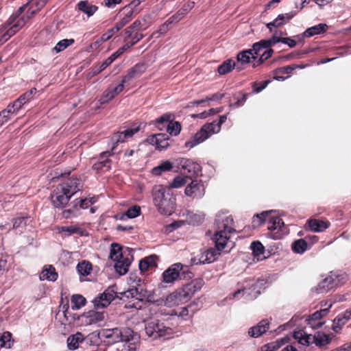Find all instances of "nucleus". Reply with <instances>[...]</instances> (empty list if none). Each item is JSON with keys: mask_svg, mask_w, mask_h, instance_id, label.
<instances>
[{"mask_svg": "<svg viewBox=\"0 0 351 351\" xmlns=\"http://www.w3.org/2000/svg\"><path fill=\"white\" fill-rule=\"evenodd\" d=\"M233 224V218L228 213L221 211L216 215V232L213 239L218 251H221L226 247H232L233 243L230 241V235L235 232Z\"/></svg>", "mask_w": 351, "mask_h": 351, "instance_id": "f03ea898", "label": "nucleus"}, {"mask_svg": "<svg viewBox=\"0 0 351 351\" xmlns=\"http://www.w3.org/2000/svg\"><path fill=\"white\" fill-rule=\"evenodd\" d=\"M78 9L88 17L93 16L97 10V6L91 4L88 1H81L77 4Z\"/></svg>", "mask_w": 351, "mask_h": 351, "instance_id": "7c9ffc66", "label": "nucleus"}, {"mask_svg": "<svg viewBox=\"0 0 351 351\" xmlns=\"http://www.w3.org/2000/svg\"><path fill=\"white\" fill-rule=\"evenodd\" d=\"M183 269L181 263H175L166 269L162 274V282L165 283H173L180 275V271Z\"/></svg>", "mask_w": 351, "mask_h": 351, "instance_id": "f3484780", "label": "nucleus"}, {"mask_svg": "<svg viewBox=\"0 0 351 351\" xmlns=\"http://www.w3.org/2000/svg\"><path fill=\"white\" fill-rule=\"evenodd\" d=\"M293 337L303 346H308L310 343H312V335H307L303 330L295 331Z\"/></svg>", "mask_w": 351, "mask_h": 351, "instance_id": "e433bc0d", "label": "nucleus"}, {"mask_svg": "<svg viewBox=\"0 0 351 351\" xmlns=\"http://www.w3.org/2000/svg\"><path fill=\"white\" fill-rule=\"evenodd\" d=\"M47 0H38L33 3L27 10L26 15L23 14L27 8V5L20 7L8 20L5 24V32H2L0 42H5L18 32L38 10L47 3Z\"/></svg>", "mask_w": 351, "mask_h": 351, "instance_id": "f257e3e1", "label": "nucleus"}, {"mask_svg": "<svg viewBox=\"0 0 351 351\" xmlns=\"http://www.w3.org/2000/svg\"><path fill=\"white\" fill-rule=\"evenodd\" d=\"M220 251L217 249L209 248L202 254L199 258V263L202 264H208L214 262L217 260L218 256L220 254Z\"/></svg>", "mask_w": 351, "mask_h": 351, "instance_id": "bb28decb", "label": "nucleus"}, {"mask_svg": "<svg viewBox=\"0 0 351 351\" xmlns=\"http://www.w3.org/2000/svg\"><path fill=\"white\" fill-rule=\"evenodd\" d=\"M36 93V88H32L29 90L26 91L25 93L21 95L19 99L23 104L29 102L32 99L34 94Z\"/></svg>", "mask_w": 351, "mask_h": 351, "instance_id": "13d9d810", "label": "nucleus"}, {"mask_svg": "<svg viewBox=\"0 0 351 351\" xmlns=\"http://www.w3.org/2000/svg\"><path fill=\"white\" fill-rule=\"evenodd\" d=\"M123 10V16L120 19L119 21L125 26L133 19L134 10L128 6H125Z\"/></svg>", "mask_w": 351, "mask_h": 351, "instance_id": "603ef678", "label": "nucleus"}, {"mask_svg": "<svg viewBox=\"0 0 351 351\" xmlns=\"http://www.w3.org/2000/svg\"><path fill=\"white\" fill-rule=\"evenodd\" d=\"M223 95L220 93H216L210 97H206L205 99H200V100H196L193 102L194 104L199 105L202 104L206 101H217L220 100L223 98Z\"/></svg>", "mask_w": 351, "mask_h": 351, "instance_id": "0e129e2a", "label": "nucleus"}, {"mask_svg": "<svg viewBox=\"0 0 351 351\" xmlns=\"http://www.w3.org/2000/svg\"><path fill=\"white\" fill-rule=\"evenodd\" d=\"M206 140V136H203L202 133L197 132L194 136H193L189 141H186L184 147L188 149H191L199 143Z\"/></svg>", "mask_w": 351, "mask_h": 351, "instance_id": "58836bf2", "label": "nucleus"}, {"mask_svg": "<svg viewBox=\"0 0 351 351\" xmlns=\"http://www.w3.org/2000/svg\"><path fill=\"white\" fill-rule=\"evenodd\" d=\"M329 342V337L323 332H317L314 335H312V343H315L319 347L324 346Z\"/></svg>", "mask_w": 351, "mask_h": 351, "instance_id": "ea45409f", "label": "nucleus"}, {"mask_svg": "<svg viewBox=\"0 0 351 351\" xmlns=\"http://www.w3.org/2000/svg\"><path fill=\"white\" fill-rule=\"evenodd\" d=\"M205 186L202 180H192L191 182L186 186L184 193L186 196L193 199H200L205 194Z\"/></svg>", "mask_w": 351, "mask_h": 351, "instance_id": "f8f14e48", "label": "nucleus"}, {"mask_svg": "<svg viewBox=\"0 0 351 351\" xmlns=\"http://www.w3.org/2000/svg\"><path fill=\"white\" fill-rule=\"evenodd\" d=\"M153 201L160 214L169 216L174 212L176 198L170 189L161 185L155 186L153 189Z\"/></svg>", "mask_w": 351, "mask_h": 351, "instance_id": "39448f33", "label": "nucleus"}, {"mask_svg": "<svg viewBox=\"0 0 351 351\" xmlns=\"http://www.w3.org/2000/svg\"><path fill=\"white\" fill-rule=\"evenodd\" d=\"M186 183V180L182 176L176 177L169 185V188H180Z\"/></svg>", "mask_w": 351, "mask_h": 351, "instance_id": "bf43d9fd", "label": "nucleus"}, {"mask_svg": "<svg viewBox=\"0 0 351 351\" xmlns=\"http://www.w3.org/2000/svg\"><path fill=\"white\" fill-rule=\"evenodd\" d=\"M114 149L115 145L112 147L111 150L101 153L98 161L93 165V169L103 171L109 170L111 167V160L108 158L114 154Z\"/></svg>", "mask_w": 351, "mask_h": 351, "instance_id": "ddd939ff", "label": "nucleus"}, {"mask_svg": "<svg viewBox=\"0 0 351 351\" xmlns=\"http://www.w3.org/2000/svg\"><path fill=\"white\" fill-rule=\"evenodd\" d=\"M250 247L255 256L259 257L264 254V247L259 241L252 242Z\"/></svg>", "mask_w": 351, "mask_h": 351, "instance_id": "6e6d98bb", "label": "nucleus"}, {"mask_svg": "<svg viewBox=\"0 0 351 351\" xmlns=\"http://www.w3.org/2000/svg\"><path fill=\"white\" fill-rule=\"evenodd\" d=\"M110 258L114 262V269L120 276L128 272L133 260L131 250L123 251L121 245L115 243L111 244Z\"/></svg>", "mask_w": 351, "mask_h": 351, "instance_id": "423d86ee", "label": "nucleus"}, {"mask_svg": "<svg viewBox=\"0 0 351 351\" xmlns=\"http://www.w3.org/2000/svg\"><path fill=\"white\" fill-rule=\"evenodd\" d=\"M169 138L166 134L160 133L148 136L146 141L152 145H154L157 149L162 150L169 146Z\"/></svg>", "mask_w": 351, "mask_h": 351, "instance_id": "2eb2a0df", "label": "nucleus"}, {"mask_svg": "<svg viewBox=\"0 0 351 351\" xmlns=\"http://www.w3.org/2000/svg\"><path fill=\"white\" fill-rule=\"evenodd\" d=\"M269 327V321L267 319H263L257 325L251 327L248 330V334L252 337L257 338L266 332Z\"/></svg>", "mask_w": 351, "mask_h": 351, "instance_id": "b1692460", "label": "nucleus"}, {"mask_svg": "<svg viewBox=\"0 0 351 351\" xmlns=\"http://www.w3.org/2000/svg\"><path fill=\"white\" fill-rule=\"evenodd\" d=\"M8 256L0 254V276H1L5 271L8 270Z\"/></svg>", "mask_w": 351, "mask_h": 351, "instance_id": "e2e57ef3", "label": "nucleus"}, {"mask_svg": "<svg viewBox=\"0 0 351 351\" xmlns=\"http://www.w3.org/2000/svg\"><path fill=\"white\" fill-rule=\"evenodd\" d=\"M273 210L263 211L261 214H256L253 217L252 226L258 227L262 223L268 220L267 229L269 232L268 237L275 239H281L288 234V229L281 218L278 216H271Z\"/></svg>", "mask_w": 351, "mask_h": 351, "instance_id": "20e7f679", "label": "nucleus"}, {"mask_svg": "<svg viewBox=\"0 0 351 351\" xmlns=\"http://www.w3.org/2000/svg\"><path fill=\"white\" fill-rule=\"evenodd\" d=\"M104 314L100 312L90 311L84 315L82 319L85 324L90 325L96 324L104 319Z\"/></svg>", "mask_w": 351, "mask_h": 351, "instance_id": "cd10ccee", "label": "nucleus"}, {"mask_svg": "<svg viewBox=\"0 0 351 351\" xmlns=\"http://www.w3.org/2000/svg\"><path fill=\"white\" fill-rule=\"evenodd\" d=\"M175 163L177 171L183 174H186V176H198L201 173V166L190 159L180 158L175 160Z\"/></svg>", "mask_w": 351, "mask_h": 351, "instance_id": "1a4fd4ad", "label": "nucleus"}, {"mask_svg": "<svg viewBox=\"0 0 351 351\" xmlns=\"http://www.w3.org/2000/svg\"><path fill=\"white\" fill-rule=\"evenodd\" d=\"M11 116L12 114L6 109L0 112V128L10 119Z\"/></svg>", "mask_w": 351, "mask_h": 351, "instance_id": "774afa93", "label": "nucleus"}, {"mask_svg": "<svg viewBox=\"0 0 351 351\" xmlns=\"http://www.w3.org/2000/svg\"><path fill=\"white\" fill-rule=\"evenodd\" d=\"M116 289L115 286H110L99 294L93 300L94 306L97 309L107 307L117 296Z\"/></svg>", "mask_w": 351, "mask_h": 351, "instance_id": "9d476101", "label": "nucleus"}, {"mask_svg": "<svg viewBox=\"0 0 351 351\" xmlns=\"http://www.w3.org/2000/svg\"><path fill=\"white\" fill-rule=\"evenodd\" d=\"M84 341V336L81 332H76L67 338V346L69 350H75L79 347L80 343Z\"/></svg>", "mask_w": 351, "mask_h": 351, "instance_id": "72a5a7b5", "label": "nucleus"}, {"mask_svg": "<svg viewBox=\"0 0 351 351\" xmlns=\"http://www.w3.org/2000/svg\"><path fill=\"white\" fill-rule=\"evenodd\" d=\"M236 66L237 64L233 60L228 59L219 66L217 71L220 75H225L236 68Z\"/></svg>", "mask_w": 351, "mask_h": 351, "instance_id": "a19ab883", "label": "nucleus"}, {"mask_svg": "<svg viewBox=\"0 0 351 351\" xmlns=\"http://www.w3.org/2000/svg\"><path fill=\"white\" fill-rule=\"evenodd\" d=\"M339 281H337L333 275H328L323 279L316 287V291L318 293H326L330 289L338 287Z\"/></svg>", "mask_w": 351, "mask_h": 351, "instance_id": "412c9836", "label": "nucleus"}, {"mask_svg": "<svg viewBox=\"0 0 351 351\" xmlns=\"http://www.w3.org/2000/svg\"><path fill=\"white\" fill-rule=\"evenodd\" d=\"M145 69L146 67L144 64H136L123 76L121 83L124 86V84L128 83L132 79L139 77L145 71Z\"/></svg>", "mask_w": 351, "mask_h": 351, "instance_id": "6ab92c4d", "label": "nucleus"}, {"mask_svg": "<svg viewBox=\"0 0 351 351\" xmlns=\"http://www.w3.org/2000/svg\"><path fill=\"white\" fill-rule=\"evenodd\" d=\"M141 214V207L139 206L135 205L130 208H129L125 212L120 214L119 216L117 217V219L119 220H126L128 219H133Z\"/></svg>", "mask_w": 351, "mask_h": 351, "instance_id": "2f4dec72", "label": "nucleus"}, {"mask_svg": "<svg viewBox=\"0 0 351 351\" xmlns=\"http://www.w3.org/2000/svg\"><path fill=\"white\" fill-rule=\"evenodd\" d=\"M99 334L101 337L108 339V342L111 343L125 340L121 330L118 328L103 329Z\"/></svg>", "mask_w": 351, "mask_h": 351, "instance_id": "a211bd4d", "label": "nucleus"}, {"mask_svg": "<svg viewBox=\"0 0 351 351\" xmlns=\"http://www.w3.org/2000/svg\"><path fill=\"white\" fill-rule=\"evenodd\" d=\"M146 335L152 339L158 338L170 339L174 333L173 329L165 322L158 319H154L145 324Z\"/></svg>", "mask_w": 351, "mask_h": 351, "instance_id": "6e6552de", "label": "nucleus"}, {"mask_svg": "<svg viewBox=\"0 0 351 351\" xmlns=\"http://www.w3.org/2000/svg\"><path fill=\"white\" fill-rule=\"evenodd\" d=\"M76 269L80 276H87L90 274L93 268L90 263L83 261L77 264Z\"/></svg>", "mask_w": 351, "mask_h": 351, "instance_id": "79ce46f5", "label": "nucleus"}, {"mask_svg": "<svg viewBox=\"0 0 351 351\" xmlns=\"http://www.w3.org/2000/svg\"><path fill=\"white\" fill-rule=\"evenodd\" d=\"M123 41L126 43H133L134 45L136 44L143 38V34L132 29L129 26L126 27L122 32Z\"/></svg>", "mask_w": 351, "mask_h": 351, "instance_id": "5701e85b", "label": "nucleus"}, {"mask_svg": "<svg viewBox=\"0 0 351 351\" xmlns=\"http://www.w3.org/2000/svg\"><path fill=\"white\" fill-rule=\"evenodd\" d=\"M24 104L18 98L13 103L10 104L5 108L12 115L16 114Z\"/></svg>", "mask_w": 351, "mask_h": 351, "instance_id": "5fc2aeb1", "label": "nucleus"}, {"mask_svg": "<svg viewBox=\"0 0 351 351\" xmlns=\"http://www.w3.org/2000/svg\"><path fill=\"white\" fill-rule=\"evenodd\" d=\"M189 223L195 226L202 223L205 218V215L204 213L198 211L197 213H191L188 214L187 216Z\"/></svg>", "mask_w": 351, "mask_h": 351, "instance_id": "c03bdc74", "label": "nucleus"}, {"mask_svg": "<svg viewBox=\"0 0 351 351\" xmlns=\"http://www.w3.org/2000/svg\"><path fill=\"white\" fill-rule=\"evenodd\" d=\"M185 14L186 12L178 11L175 14L169 17L167 21H168V23L171 25L173 23H177L181 21Z\"/></svg>", "mask_w": 351, "mask_h": 351, "instance_id": "69168bd1", "label": "nucleus"}, {"mask_svg": "<svg viewBox=\"0 0 351 351\" xmlns=\"http://www.w3.org/2000/svg\"><path fill=\"white\" fill-rule=\"evenodd\" d=\"M176 166V163L172 162L169 160L162 161L159 165L152 169V173L155 176H159L162 172L168 171L171 170L173 167Z\"/></svg>", "mask_w": 351, "mask_h": 351, "instance_id": "f704fd0d", "label": "nucleus"}, {"mask_svg": "<svg viewBox=\"0 0 351 351\" xmlns=\"http://www.w3.org/2000/svg\"><path fill=\"white\" fill-rule=\"evenodd\" d=\"M256 52L252 51V49L243 51L237 54V63L236 69L240 71L243 69V66L248 64L251 60H255L257 58Z\"/></svg>", "mask_w": 351, "mask_h": 351, "instance_id": "dca6fc26", "label": "nucleus"}, {"mask_svg": "<svg viewBox=\"0 0 351 351\" xmlns=\"http://www.w3.org/2000/svg\"><path fill=\"white\" fill-rule=\"evenodd\" d=\"M72 204H73V207L75 208H79L80 209H86L90 206V201L87 199V198L76 199L72 202Z\"/></svg>", "mask_w": 351, "mask_h": 351, "instance_id": "4d7b16f0", "label": "nucleus"}, {"mask_svg": "<svg viewBox=\"0 0 351 351\" xmlns=\"http://www.w3.org/2000/svg\"><path fill=\"white\" fill-rule=\"evenodd\" d=\"M86 302V298L80 294L73 295L71 299V308L73 310H77L85 306Z\"/></svg>", "mask_w": 351, "mask_h": 351, "instance_id": "37998d69", "label": "nucleus"}, {"mask_svg": "<svg viewBox=\"0 0 351 351\" xmlns=\"http://www.w3.org/2000/svg\"><path fill=\"white\" fill-rule=\"evenodd\" d=\"M309 229L315 232H320L327 229L330 223L328 221H323L317 219H309L307 221Z\"/></svg>", "mask_w": 351, "mask_h": 351, "instance_id": "393cba45", "label": "nucleus"}, {"mask_svg": "<svg viewBox=\"0 0 351 351\" xmlns=\"http://www.w3.org/2000/svg\"><path fill=\"white\" fill-rule=\"evenodd\" d=\"M156 265L154 256H149L142 259L139 262V269L141 271H146L149 268L154 267Z\"/></svg>", "mask_w": 351, "mask_h": 351, "instance_id": "4c0bfd02", "label": "nucleus"}, {"mask_svg": "<svg viewBox=\"0 0 351 351\" xmlns=\"http://www.w3.org/2000/svg\"><path fill=\"white\" fill-rule=\"evenodd\" d=\"M328 29L326 23H319L317 25L307 28L303 33L304 37L310 38L315 35L324 33Z\"/></svg>", "mask_w": 351, "mask_h": 351, "instance_id": "c85d7f7f", "label": "nucleus"}, {"mask_svg": "<svg viewBox=\"0 0 351 351\" xmlns=\"http://www.w3.org/2000/svg\"><path fill=\"white\" fill-rule=\"evenodd\" d=\"M308 244L303 239H298L292 243L291 249L297 254H303L307 250Z\"/></svg>", "mask_w": 351, "mask_h": 351, "instance_id": "a18cd8bd", "label": "nucleus"}, {"mask_svg": "<svg viewBox=\"0 0 351 351\" xmlns=\"http://www.w3.org/2000/svg\"><path fill=\"white\" fill-rule=\"evenodd\" d=\"M269 80H266V81H264L263 82H254L253 84V88H254V90L253 92L254 93H260L261 91H262L263 89H265L267 86L269 84Z\"/></svg>", "mask_w": 351, "mask_h": 351, "instance_id": "338daca9", "label": "nucleus"}, {"mask_svg": "<svg viewBox=\"0 0 351 351\" xmlns=\"http://www.w3.org/2000/svg\"><path fill=\"white\" fill-rule=\"evenodd\" d=\"M57 230L58 233L64 237L71 236L74 234H82V229L77 225L58 226Z\"/></svg>", "mask_w": 351, "mask_h": 351, "instance_id": "473e14b6", "label": "nucleus"}, {"mask_svg": "<svg viewBox=\"0 0 351 351\" xmlns=\"http://www.w3.org/2000/svg\"><path fill=\"white\" fill-rule=\"evenodd\" d=\"M263 285V280H258L254 284L252 285L251 288L243 289H238L232 294L233 298H237L239 296L242 294L245 295L246 300H254L255 299L260 293L261 291L256 289V288L259 287L260 285Z\"/></svg>", "mask_w": 351, "mask_h": 351, "instance_id": "4468645a", "label": "nucleus"}, {"mask_svg": "<svg viewBox=\"0 0 351 351\" xmlns=\"http://www.w3.org/2000/svg\"><path fill=\"white\" fill-rule=\"evenodd\" d=\"M332 303L326 302L324 305H322V308L319 311H317L309 316L307 319V322L309 325L313 328H318L321 327L324 322H321V319L328 315L330 308L332 307Z\"/></svg>", "mask_w": 351, "mask_h": 351, "instance_id": "9b49d317", "label": "nucleus"}, {"mask_svg": "<svg viewBox=\"0 0 351 351\" xmlns=\"http://www.w3.org/2000/svg\"><path fill=\"white\" fill-rule=\"evenodd\" d=\"M346 322H347L344 321L343 317L339 315L333 320L332 329L337 332Z\"/></svg>", "mask_w": 351, "mask_h": 351, "instance_id": "052dcab7", "label": "nucleus"}, {"mask_svg": "<svg viewBox=\"0 0 351 351\" xmlns=\"http://www.w3.org/2000/svg\"><path fill=\"white\" fill-rule=\"evenodd\" d=\"M58 276V273L52 265H46L40 274L39 278L40 280L54 282L57 280Z\"/></svg>", "mask_w": 351, "mask_h": 351, "instance_id": "a878e982", "label": "nucleus"}, {"mask_svg": "<svg viewBox=\"0 0 351 351\" xmlns=\"http://www.w3.org/2000/svg\"><path fill=\"white\" fill-rule=\"evenodd\" d=\"M123 341H125V347L127 351H138L140 346V341L137 337H132L131 339H125Z\"/></svg>", "mask_w": 351, "mask_h": 351, "instance_id": "49530a36", "label": "nucleus"}, {"mask_svg": "<svg viewBox=\"0 0 351 351\" xmlns=\"http://www.w3.org/2000/svg\"><path fill=\"white\" fill-rule=\"evenodd\" d=\"M74 43L75 40L73 38L62 39L60 40L53 47V51H55L56 53H59L66 49L69 46L73 45Z\"/></svg>", "mask_w": 351, "mask_h": 351, "instance_id": "8fccbe9b", "label": "nucleus"}, {"mask_svg": "<svg viewBox=\"0 0 351 351\" xmlns=\"http://www.w3.org/2000/svg\"><path fill=\"white\" fill-rule=\"evenodd\" d=\"M11 337H12V334L10 332H4L0 336V348H11L12 343H13V341L11 339Z\"/></svg>", "mask_w": 351, "mask_h": 351, "instance_id": "09e8293b", "label": "nucleus"}, {"mask_svg": "<svg viewBox=\"0 0 351 351\" xmlns=\"http://www.w3.org/2000/svg\"><path fill=\"white\" fill-rule=\"evenodd\" d=\"M174 119L173 114L167 112L163 114L155 121V125L160 130H162L164 128L167 127L168 123Z\"/></svg>", "mask_w": 351, "mask_h": 351, "instance_id": "c9c22d12", "label": "nucleus"}, {"mask_svg": "<svg viewBox=\"0 0 351 351\" xmlns=\"http://www.w3.org/2000/svg\"><path fill=\"white\" fill-rule=\"evenodd\" d=\"M140 130L139 126L126 129L124 131L115 133L112 136V141L115 143H124L128 139L132 138L136 133Z\"/></svg>", "mask_w": 351, "mask_h": 351, "instance_id": "4be33fe9", "label": "nucleus"}, {"mask_svg": "<svg viewBox=\"0 0 351 351\" xmlns=\"http://www.w3.org/2000/svg\"><path fill=\"white\" fill-rule=\"evenodd\" d=\"M27 217H18L14 219L13 221V228L14 229H20L23 228L26 226Z\"/></svg>", "mask_w": 351, "mask_h": 351, "instance_id": "680f3d73", "label": "nucleus"}, {"mask_svg": "<svg viewBox=\"0 0 351 351\" xmlns=\"http://www.w3.org/2000/svg\"><path fill=\"white\" fill-rule=\"evenodd\" d=\"M124 86L120 83L117 86H110L104 93L103 95L99 99L101 104H105L114 99L116 95L119 94L123 90Z\"/></svg>", "mask_w": 351, "mask_h": 351, "instance_id": "aec40b11", "label": "nucleus"}, {"mask_svg": "<svg viewBox=\"0 0 351 351\" xmlns=\"http://www.w3.org/2000/svg\"><path fill=\"white\" fill-rule=\"evenodd\" d=\"M138 287L130 289L125 294H127V297L131 295L132 298H136L138 300H143V297H145V295L143 294V289L141 287L139 284H137Z\"/></svg>", "mask_w": 351, "mask_h": 351, "instance_id": "3c124183", "label": "nucleus"}, {"mask_svg": "<svg viewBox=\"0 0 351 351\" xmlns=\"http://www.w3.org/2000/svg\"><path fill=\"white\" fill-rule=\"evenodd\" d=\"M197 289L195 285L189 283L168 295L165 300V305L168 307L178 306L187 302Z\"/></svg>", "mask_w": 351, "mask_h": 351, "instance_id": "0eeeda50", "label": "nucleus"}, {"mask_svg": "<svg viewBox=\"0 0 351 351\" xmlns=\"http://www.w3.org/2000/svg\"><path fill=\"white\" fill-rule=\"evenodd\" d=\"M167 131L171 136H176L181 131V125L179 122L172 120L167 125Z\"/></svg>", "mask_w": 351, "mask_h": 351, "instance_id": "de8ad7c7", "label": "nucleus"}, {"mask_svg": "<svg viewBox=\"0 0 351 351\" xmlns=\"http://www.w3.org/2000/svg\"><path fill=\"white\" fill-rule=\"evenodd\" d=\"M82 187V182L77 178L71 177L59 184L51 195V202L54 207L63 208L69 199Z\"/></svg>", "mask_w": 351, "mask_h": 351, "instance_id": "7ed1b4c3", "label": "nucleus"}, {"mask_svg": "<svg viewBox=\"0 0 351 351\" xmlns=\"http://www.w3.org/2000/svg\"><path fill=\"white\" fill-rule=\"evenodd\" d=\"M271 47L269 40H262L260 42L256 43L252 46V51L256 52V55H258L261 50L269 49Z\"/></svg>", "mask_w": 351, "mask_h": 351, "instance_id": "864d4df0", "label": "nucleus"}, {"mask_svg": "<svg viewBox=\"0 0 351 351\" xmlns=\"http://www.w3.org/2000/svg\"><path fill=\"white\" fill-rule=\"evenodd\" d=\"M220 130V126L216 123V121H213L212 123L205 124L199 130V132L202 133L203 136H206L207 139L211 135L218 133Z\"/></svg>", "mask_w": 351, "mask_h": 351, "instance_id": "c756f323", "label": "nucleus"}]
</instances>
